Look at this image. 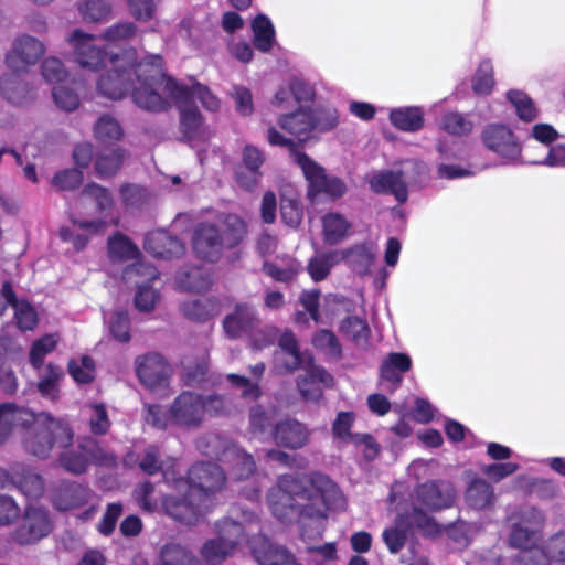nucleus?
I'll use <instances>...</instances> for the list:
<instances>
[{"label":"nucleus","instance_id":"nucleus-61","mask_svg":"<svg viewBox=\"0 0 565 565\" xmlns=\"http://www.w3.org/2000/svg\"><path fill=\"white\" fill-rule=\"evenodd\" d=\"M134 495L143 511L153 512L159 508L160 502L154 495V487L150 482L140 484Z\"/></svg>","mask_w":565,"mask_h":565},{"label":"nucleus","instance_id":"nucleus-48","mask_svg":"<svg viewBox=\"0 0 565 565\" xmlns=\"http://www.w3.org/2000/svg\"><path fill=\"white\" fill-rule=\"evenodd\" d=\"M507 96L520 119L533 121L536 118L537 110L526 94L520 90H510Z\"/></svg>","mask_w":565,"mask_h":565},{"label":"nucleus","instance_id":"nucleus-37","mask_svg":"<svg viewBox=\"0 0 565 565\" xmlns=\"http://www.w3.org/2000/svg\"><path fill=\"white\" fill-rule=\"evenodd\" d=\"M182 313L194 321H205L213 316L217 315L218 306L213 299H191L182 302Z\"/></svg>","mask_w":565,"mask_h":565},{"label":"nucleus","instance_id":"nucleus-21","mask_svg":"<svg viewBox=\"0 0 565 565\" xmlns=\"http://www.w3.org/2000/svg\"><path fill=\"white\" fill-rule=\"evenodd\" d=\"M311 431L297 419H284L276 423L271 438L274 443L284 448L297 450L303 448L310 440Z\"/></svg>","mask_w":565,"mask_h":565},{"label":"nucleus","instance_id":"nucleus-7","mask_svg":"<svg viewBox=\"0 0 565 565\" xmlns=\"http://www.w3.org/2000/svg\"><path fill=\"white\" fill-rule=\"evenodd\" d=\"M245 234L246 226L241 217L221 215L215 223H202L196 227L193 249L200 258L216 262L224 249L238 245Z\"/></svg>","mask_w":565,"mask_h":565},{"label":"nucleus","instance_id":"nucleus-6","mask_svg":"<svg viewBox=\"0 0 565 565\" xmlns=\"http://www.w3.org/2000/svg\"><path fill=\"white\" fill-rule=\"evenodd\" d=\"M266 139L271 146L290 150L291 160L301 169L308 182V196L311 201H315L320 194L339 199L345 193L347 186L342 180L327 175L321 166L305 152L299 151L294 140L278 131L271 121L266 122Z\"/></svg>","mask_w":565,"mask_h":565},{"label":"nucleus","instance_id":"nucleus-42","mask_svg":"<svg viewBox=\"0 0 565 565\" xmlns=\"http://www.w3.org/2000/svg\"><path fill=\"white\" fill-rule=\"evenodd\" d=\"M324 242L334 245L341 242L350 227L348 221L340 214L330 213L322 218Z\"/></svg>","mask_w":565,"mask_h":565},{"label":"nucleus","instance_id":"nucleus-26","mask_svg":"<svg viewBox=\"0 0 565 565\" xmlns=\"http://www.w3.org/2000/svg\"><path fill=\"white\" fill-rule=\"evenodd\" d=\"M341 260H345L349 267L359 275H366L376 257V245L363 243L349 249L341 250Z\"/></svg>","mask_w":565,"mask_h":565},{"label":"nucleus","instance_id":"nucleus-17","mask_svg":"<svg viewBox=\"0 0 565 565\" xmlns=\"http://www.w3.org/2000/svg\"><path fill=\"white\" fill-rule=\"evenodd\" d=\"M260 324L257 310L245 302H237L223 319V329L231 339L250 335Z\"/></svg>","mask_w":565,"mask_h":565},{"label":"nucleus","instance_id":"nucleus-60","mask_svg":"<svg viewBox=\"0 0 565 565\" xmlns=\"http://www.w3.org/2000/svg\"><path fill=\"white\" fill-rule=\"evenodd\" d=\"M82 195L84 198L95 201L97 209L100 212L110 210L113 206V203H114L113 198H111L110 193L107 191V189H105L96 183L87 184L84 188Z\"/></svg>","mask_w":565,"mask_h":565},{"label":"nucleus","instance_id":"nucleus-29","mask_svg":"<svg viewBox=\"0 0 565 565\" xmlns=\"http://www.w3.org/2000/svg\"><path fill=\"white\" fill-rule=\"evenodd\" d=\"M275 411L265 408L262 405H255L249 411L248 433L252 438L267 440L271 437V431L276 424Z\"/></svg>","mask_w":565,"mask_h":565},{"label":"nucleus","instance_id":"nucleus-12","mask_svg":"<svg viewBox=\"0 0 565 565\" xmlns=\"http://www.w3.org/2000/svg\"><path fill=\"white\" fill-rule=\"evenodd\" d=\"M52 530L49 512L41 507L25 508L20 523L12 532V540L21 545H30L47 536Z\"/></svg>","mask_w":565,"mask_h":565},{"label":"nucleus","instance_id":"nucleus-10","mask_svg":"<svg viewBox=\"0 0 565 565\" xmlns=\"http://www.w3.org/2000/svg\"><path fill=\"white\" fill-rule=\"evenodd\" d=\"M73 440L62 448L60 454V465L66 471L81 475L84 473L89 465L114 466L116 465V457L105 451L99 447L98 443L90 438L85 437L78 440L76 446H73Z\"/></svg>","mask_w":565,"mask_h":565},{"label":"nucleus","instance_id":"nucleus-24","mask_svg":"<svg viewBox=\"0 0 565 565\" xmlns=\"http://www.w3.org/2000/svg\"><path fill=\"white\" fill-rule=\"evenodd\" d=\"M145 248L153 256L161 258L180 256L184 252L182 242L163 230L148 233L145 239Z\"/></svg>","mask_w":565,"mask_h":565},{"label":"nucleus","instance_id":"nucleus-62","mask_svg":"<svg viewBox=\"0 0 565 565\" xmlns=\"http://www.w3.org/2000/svg\"><path fill=\"white\" fill-rule=\"evenodd\" d=\"M441 127L451 135H465L470 132L472 124L460 113H448L441 120Z\"/></svg>","mask_w":565,"mask_h":565},{"label":"nucleus","instance_id":"nucleus-16","mask_svg":"<svg viewBox=\"0 0 565 565\" xmlns=\"http://www.w3.org/2000/svg\"><path fill=\"white\" fill-rule=\"evenodd\" d=\"M216 447L222 448L217 454L218 459L231 469L230 476L236 480H243L250 477L256 469V463L252 455L238 447L231 440H223L218 437L213 438Z\"/></svg>","mask_w":565,"mask_h":565},{"label":"nucleus","instance_id":"nucleus-27","mask_svg":"<svg viewBox=\"0 0 565 565\" xmlns=\"http://www.w3.org/2000/svg\"><path fill=\"white\" fill-rule=\"evenodd\" d=\"M107 255L113 263L117 264L127 262H134V264L141 263L139 260L140 250L138 246L128 236L119 232L108 237Z\"/></svg>","mask_w":565,"mask_h":565},{"label":"nucleus","instance_id":"nucleus-58","mask_svg":"<svg viewBox=\"0 0 565 565\" xmlns=\"http://www.w3.org/2000/svg\"><path fill=\"white\" fill-rule=\"evenodd\" d=\"M235 104L236 111L242 116H249L254 111V103L252 92L241 85L233 86L230 93Z\"/></svg>","mask_w":565,"mask_h":565},{"label":"nucleus","instance_id":"nucleus-51","mask_svg":"<svg viewBox=\"0 0 565 565\" xmlns=\"http://www.w3.org/2000/svg\"><path fill=\"white\" fill-rule=\"evenodd\" d=\"M301 270L300 263L289 260L286 265L264 263V271L277 281L287 282L294 279Z\"/></svg>","mask_w":565,"mask_h":565},{"label":"nucleus","instance_id":"nucleus-30","mask_svg":"<svg viewBox=\"0 0 565 565\" xmlns=\"http://www.w3.org/2000/svg\"><path fill=\"white\" fill-rule=\"evenodd\" d=\"M412 366L411 358L405 353H391L381 365V376L393 384L395 390L403 381V373Z\"/></svg>","mask_w":565,"mask_h":565},{"label":"nucleus","instance_id":"nucleus-39","mask_svg":"<svg viewBox=\"0 0 565 565\" xmlns=\"http://www.w3.org/2000/svg\"><path fill=\"white\" fill-rule=\"evenodd\" d=\"M254 44L262 52H268L275 43V29L265 14H258L253 23Z\"/></svg>","mask_w":565,"mask_h":565},{"label":"nucleus","instance_id":"nucleus-43","mask_svg":"<svg viewBox=\"0 0 565 565\" xmlns=\"http://www.w3.org/2000/svg\"><path fill=\"white\" fill-rule=\"evenodd\" d=\"M94 134L98 141L103 143H113L122 138L124 130L116 118L109 115H104L96 121L94 126Z\"/></svg>","mask_w":565,"mask_h":565},{"label":"nucleus","instance_id":"nucleus-23","mask_svg":"<svg viewBox=\"0 0 565 565\" xmlns=\"http://www.w3.org/2000/svg\"><path fill=\"white\" fill-rule=\"evenodd\" d=\"M371 190L381 194H393L399 203L408 198L407 186L401 171H375L366 177Z\"/></svg>","mask_w":565,"mask_h":565},{"label":"nucleus","instance_id":"nucleus-14","mask_svg":"<svg viewBox=\"0 0 565 565\" xmlns=\"http://www.w3.org/2000/svg\"><path fill=\"white\" fill-rule=\"evenodd\" d=\"M544 523L543 513L535 508H525L520 512V520L512 524L510 544L523 551L536 548L540 530Z\"/></svg>","mask_w":565,"mask_h":565},{"label":"nucleus","instance_id":"nucleus-59","mask_svg":"<svg viewBox=\"0 0 565 565\" xmlns=\"http://www.w3.org/2000/svg\"><path fill=\"white\" fill-rule=\"evenodd\" d=\"M90 430L96 435H104L110 427L107 411L104 405L94 404L88 407Z\"/></svg>","mask_w":565,"mask_h":565},{"label":"nucleus","instance_id":"nucleus-25","mask_svg":"<svg viewBox=\"0 0 565 565\" xmlns=\"http://www.w3.org/2000/svg\"><path fill=\"white\" fill-rule=\"evenodd\" d=\"M90 492L87 488L75 483H63L54 490L52 495L53 504L58 510H71L79 508L88 502Z\"/></svg>","mask_w":565,"mask_h":565},{"label":"nucleus","instance_id":"nucleus-46","mask_svg":"<svg viewBox=\"0 0 565 565\" xmlns=\"http://www.w3.org/2000/svg\"><path fill=\"white\" fill-rule=\"evenodd\" d=\"M340 331L356 345L363 347L367 343L370 328L363 319L356 317L347 318L341 322Z\"/></svg>","mask_w":565,"mask_h":565},{"label":"nucleus","instance_id":"nucleus-4","mask_svg":"<svg viewBox=\"0 0 565 565\" xmlns=\"http://www.w3.org/2000/svg\"><path fill=\"white\" fill-rule=\"evenodd\" d=\"M222 468L212 462L193 465L188 478H175L173 489L178 493L167 494L161 505L166 513L186 525L196 524L213 505L212 495L225 486Z\"/></svg>","mask_w":565,"mask_h":565},{"label":"nucleus","instance_id":"nucleus-63","mask_svg":"<svg viewBox=\"0 0 565 565\" xmlns=\"http://www.w3.org/2000/svg\"><path fill=\"white\" fill-rule=\"evenodd\" d=\"M113 337L120 342H128L130 340V322L128 313L125 311H117L113 315L109 326Z\"/></svg>","mask_w":565,"mask_h":565},{"label":"nucleus","instance_id":"nucleus-49","mask_svg":"<svg viewBox=\"0 0 565 565\" xmlns=\"http://www.w3.org/2000/svg\"><path fill=\"white\" fill-rule=\"evenodd\" d=\"M11 306L14 309V318L20 330H32L38 324V313L29 302L14 298Z\"/></svg>","mask_w":565,"mask_h":565},{"label":"nucleus","instance_id":"nucleus-13","mask_svg":"<svg viewBox=\"0 0 565 565\" xmlns=\"http://www.w3.org/2000/svg\"><path fill=\"white\" fill-rule=\"evenodd\" d=\"M484 147L499 156L504 163H522V148L510 128L504 125L492 124L482 131Z\"/></svg>","mask_w":565,"mask_h":565},{"label":"nucleus","instance_id":"nucleus-19","mask_svg":"<svg viewBox=\"0 0 565 565\" xmlns=\"http://www.w3.org/2000/svg\"><path fill=\"white\" fill-rule=\"evenodd\" d=\"M277 124L289 135L305 140L318 127V119L312 108L299 105L292 111L278 114Z\"/></svg>","mask_w":565,"mask_h":565},{"label":"nucleus","instance_id":"nucleus-28","mask_svg":"<svg viewBox=\"0 0 565 565\" xmlns=\"http://www.w3.org/2000/svg\"><path fill=\"white\" fill-rule=\"evenodd\" d=\"M74 225L79 231H84L85 233H77L71 228L63 227L60 231V236L64 242L72 243L76 250H82L86 247L89 242L90 236L103 233L106 228L105 221H74Z\"/></svg>","mask_w":565,"mask_h":565},{"label":"nucleus","instance_id":"nucleus-56","mask_svg":"<svg viewBox=\"0 0 565 565\" xmlns=\"http://www.w3.org/2000/svg\"><path fill=\"white\" fill-rule=\"evenodd\" d=\"M94 361L89 356L71 360L68 371L72 377L78 383H88L94 379Z\"/></svg>","mask_w":565,"mask_h":565},{"label":"nucleus","instance_id":"nucleus-35","mask_svg":"<svg viewBox=\"0 0 565 565\" xmlns=\"http://www.w3.org/2000/svg\"><path fill=\"white\" fill-rule=\"evenodd\" d=\"M63 375V370L60 366L47 364L39 375L38 390L40 394L44 398L56 401L60 395V383Z\"/></svg>","mask_w":565,"mask_h":565},{"label":"nucleus","instance_id":"nucleus-1","mask_svg":"<svg viewBox=\"0 0 565 565\" xmlns=\"http://www.w3.org/2000/svg\"><path fill=\"white\" fill-rule=\"evenodd\" d=\"M268 502L277 519L285 521L298 513L311 519L317 534L321 535L327 510L341 508L343 498L338 487L324 475H284L269 492Z\"/></svg>","mask_w":565,"mask_h":565},{"label":"nucleus","instance_id":"nucleus-45","mask_svg":"<svg viewBox=\"0 0 565 565\" xmlns=\"http://www.w3.org/2000/svg\"><path fill=\"white\" fill-rule=\"evenodd\" d=\"M158 565H199V562L181 545L168 544L161 550Z\"/></svg>","mask_w":565,"mask_h":565},{"label":"nucleus","instance_id":"nucleus-36","mask_svg":"<svg viewBox=\"0 0 565 565\" xmlns=\"http://www.w3.org/2000/svg\"><path fill=\"white\" fill-rule=\"evenodd\" d=\"M31 418V411L17 407L14 404L0 405V443H3L14 426H19L20 420L26 422Z\"/></svg>","mask_w":565,"mask_h":565},{"label":"nucleus","instance_id":"nucleus-47","mask_svg":"<svg viewBox=\"0 0 565 565\" xmlns=\"http://www.w3.org/2000/svg\"><path fill=\"white\" fill-rule=\"evenodd\" d=\"M12 481L18 484L25 495L31 498H39L44 491L42 478L32 470H25L21 478H19L18 472L14 471Z\"/></svg>","mask_w":565,"mask_h":565},{"label":"nucleus","instance_id":"nucleus-8","mask_svg":"<svg viewBox=\"0 0 565 565\" xmlns=\"http://www.w3.org/2000/svg\"><path fill=\"white\" fill-rule=\"evenodd\" d=\"M19 426L29 427L23 438L25 450L40 458L49 456L54 446H67L74 438L73 429L64 418H55L45 412H31V418L20 420Z\"/></svg>","mask_w":565,"mask_h":565},{"label":"nucleus","instance_id":"nucleus-55","mask_svg":"<svg viewBox=\"0 0 565 565\" xmlns=\"http://www.w3.org/2000/svg\"><path fill=\"white\" fill-rule=\"evenodd\" d=\"M57 344V338L54 334H47L36 340L30 352V362L33 367L39 369L42 365L44 356L52 352Z\"/></svg>","mask_w":565,"mask_h":565},{"label":"nucleus","instance_id":"nucleus-38","mask_svg":"<svg viewBox=\"0 0 565 565\" xmlns=\"http://www.w3.org/2000/svg\"><path fill=\"white\" fill-rule=\"evenodd\" d=\"M339 262H341L339 250L320 253L309 260L307 270L313 281H321L328 277L331 268Z\"/></svg>","mask_w":565,"mask_h":565},{"label":"nucleus","instance_id":"nucleus-22","mask_svg":"<svg viewBox=\"0 0 565 565\" xmlns=\"http://www.w3.org/2000/svg\"><path fill=\"white\" fill-rule=\"evenodd\" d=\"M416 500L429 511L446 509L454 503L455 489L448 482H426L417 488Z\"/></svg>","mask_w":565,"mask_h":565},{"label":"nucleus","instance_id":"nucleus-5","mask_svg":"<svg viewBox=\"0 0 565 565\" xmlns=\"http://www.w3.org/2000/svg\"><path fill=\"white\" fill-rule=\"evenodd\" d=\"M259 530L257 514L244 508H234L230 516L215 523L217 537L207 540L200 554L209 565H220L239 546L247 544V537Z\"/></svg>","mask_w":565,"mask_h":565},{"label":"nucleus","instance_id":"nucleus-52","mask_svg":"<svg viewBox=\"0 0 565 565\" xmlns=\"http://www.w3.org/2000/svg\"><path fill=\"white\" fill-rule=\"evenodd\" d=\"M312 344L329 356L339 358L341 355V345L335 334L329 330L322 329L316 332L312 337Z\"/></svg>","mask_w":565,"mask_h":565},{"label":"nucleus","instance_id":"nucleus-50","mask_svg":"<svg viewBox=\"0 0 565 565\" xmlns=\"http://www.w3.org/2000/svg\"><path fill=\"white\" fill-rule=\"evenodd\" d=\"M493 68L490 61L484 60L479 64L476 75L472 79V88L478 95H488L494 85Z\"/></svg>","mask_w":565,"mask_h":565},{"label":"nucleus","instance_id":"nucleus-54","mask_svg":"<svg viewBox=\"0 0 565 565\" xmlns=\"http://www.w3.org/2000/svg\"><path fill=\"white\" fill-rule=\"evenodd\" d=\"M41 74L45 82L56 84L67 77V70L60 58L50 56L42 62Z\"/></svg>","mask_w":565,"mask_h":565},{"label":"nucleus","instance_id":"nucleus-40","mask_svg":"<svg viewBox=\"0 0 565 565\" xmlns=\"http://www.w3.org/2000/svg\"><path fill=\"white\" fill-rule=\"evenodd\" d=\"M177 284L182 290L200 292L209 288L211 278L206 269L194 267L189 271L179 273Z\"/></svg>","mask_w":565,"mask_h":565},{"label":"nucleus","instance_id":"nucleus-64","mask_svg":"<svg viewBox=\"0 0 565 565\" xmlns=\"http://www.w3.org/2000/svg\"><path fill=\"white\" fill-rule=\"evenodd\" d=\"M280 214L284 223L290 227H297L302 218L300 204L294 199L281 200Z\"/></svg>","mask_w":565,"mask_h":565},{"label":"nucleus","instance_id":"nucleus-31","mask_svg":"<svg viewBox=\"0 0 565 565\" xmlns=\"http://www.w3.org/2000/svg\"><path fill=\"white\" fill-rule=\"evenodd\" d=\"M0 92L8 102L14 105H23L33 97L29 85L13 74L4 75L0 79Z\"/></svg>","mask_w":565,"mask_h":565},{"label":"nucleus","instance_id":"nucleus-11","mask_svg":"<svg viewBox=\"0 0 565 565\" xmlns=\"http://www.w3.org/2000/svg\"><path fill=\"white\" fill-rule=\"evenodd\" d=\"M157 278V269L147 263H137L125 268L122 279L137 286L135 305L139 311L149 312L159 301V292L149 285Z\"/></svg>","mask_w":565,"mask_h":565},{"label":"nucleus","instance_id":"nucleus-18","mask_svg":"<svg viewBox=\"0 0 565 565\" xmlns=\"http://www.w3.org/2000/svg\"><path fill=\"white\" fill-rule=\"evenodd\" d=\"M136 372L140 382L150 390L164 386L171 367L159 353H148L136 359Z\"/></svg>","mask_w":565,"mask_h":565},{"label":"nucleus","instance_id":"nucleus-9","mask_svg":"<svg viewBox=\"0 0 565 565\" xmlns=\"http://www.w3.org/2000/svg\"><path fill=\"white\" fill-rule=\"evenodd\" d=\"M145 420L157 428H166L170 423L183 428H196L205 419L204 396L181 393L171 404L169 412L157 405H148Z\"/></svg>","mask_w":565,"mask_h":565},{"label":"nucleus","instance_id":"nucleus-20","mask_svg":"<svg viewBox=\"0 0 565 565\" xmlns=\"http://www.w3.org/2000/svg\"><path fill=\"white\" fill-rule=\"evenodd\" d=\"M260 531L262 529L247 537V545L259 565H296L292 555L286 548L274 545L266 537L258 535Z\"/></svg>","mask_w":565,"mask_h":565},{"label":"nucleus","instance_id":"nucleus-44","mask_svg":"<svg viewBox=\"0 0 565 565\" xmlns=\"http://www.w3.org/2000/svg\"><path fill=\"white\" fill-rule=\"evenodd\" d=\"M124 159L125 151L119 148L99 153L95 161L96 174L100 178L115 174L119 170Z\"/></svg>","mask_w":565,"mask_h":565},{"label":"nucleus","instance_id":"nucleus-34","mask_svg":"<svg viewBox=\"0 0 565 565\" xmlns=\"http://www.w3.org/2000/svg\"><path fill=\"white\" fill-rule=\"evenodd\" d=\"M390 119L393 126L408 132L418 131L424 126L423 110L415 106L393 109Z\"/></svg>","mask_w":565,"mask_h":565},{"label":"nucleus","instance_id":"nucleus-3","mask_svg":"<svg viewBox=\"0 0 565 565\" xmlns=\"http://www.w3.org/2000/svg\"><path fill=\"white\" fill-rule=\"evenodd\" d=\"M99 35L83 32L79 29L72 31L66 41L72 47L74 61L82 67L90 71H98L109 61L111 70L102 75L97 82L98 92L107 98L120 99L127 93L131 94L135 86H138L136 71L143 61H149L147 55L138 63L131 62V53L125 56H110L97 43Z\"/></svg>","mask_w":565,"mask_h":565},{"label":"nucleus","instance_id":"nucleus-53","mask_svg":"<svg viewBox=\"0 0 565 565\" xmlns=\"http://www.w3.org/2000/svg\"><path fill=\"white\" fill-rule=\"evenodd\" d=\"M189 92L188 103L192 104V100H199L202 106L209 111H216L220 108V99L210 90L209 87L202 84H194L190 88L186 87Z\"/></svg>","mask_w":565,"mask_h":565},{"label":"nucleus","instance_id":"nucleus-41","mask_svg":"<svg viewBox=\"0 0 565 565\" xmlns=\"http://www.w3.org/2000/svg\"><path fill=\"white\" fill-rule=\"evenodd\" d=\"M77 10L86 22H104L111 15V7L105 0H79Z\"/></svg>","mask_w":565,"mask_h":565},{"label":"nucleus","instance_id":"nucleus-33","mask_svg":"<svg viewBox=\"0 0 565 565\" xmlns=\"http://www.w3.org/2000/svg\"><path fill=\"white\" fill-rule=\"evenodd\" d=\"M494 500L493 488L486 480L475 479L466 490V502L472 509H487L493 504Z\"/></svg>","mask_w":565,"mask_h":565},{"label":"nucleus","instance_id":"nucleus-15","mask_svg":"<svg viewBox=\"0 0 565 565\" xmlns=\"http://www.w3.org/2000/svg\"><path fill=\"white\" fill-rule=\"evenodd\" d=\"M45 52L46 47L42 41L29 34H21L13 40L6 55V63L15 72H26Z\"/></svg>","mask_w":565,"mask_h":565},{"label":"nucleus","instance_id":"nucleus-2","mask_svg":"<svg viewBox=\"0 0 565 565\" xmlns=\"http://www.w3.org/2000/svg\"><path fill=\"white\" fill-rule=\"evenodd\" d=\"M138 86L131 90L132 102L141 109L160 113L175 104L180 109L181 129L188 139L199 137L203 131L202 116L196 107L188 103L186 86L166 75L160 55H151L139 64Z\"/></svg>","mask_w":565,"mask_h":565},{"label":"nucleus","instance_id":"nucleus-57","mask_svg":"<svg viewBox=\"0 0 565 565\" xmlns=\"http://www.w3.org/2000/svg\"><path fill=\"white\" fill-rule=\"evenodd\" d=\"M137 34V26L132 22H120L109 26L104 33L99 35L100 40L109 43H116L129 40Z\"/></svg>","mask_w":565,"mask_h":565},{"label":"nucleus","instance_id":"nucleus-32","mask_svg":"<svg viewBox=\"0 0 565 565\" xmlns=\"http://www.w3.org/2000/svg\"><path fill=\"white\" fill-rule=\"evenodd\" d=\"M172 466V460H169L168 462L164 463L160 459V451L154 446H150L145 450V454L139 462L140 469L148 475H153L157 471L161 470L166 482L173 487L175 480V472L174 470H170Z\"/></svg>","mask_w":565,"mask_h":565}]
</instances>
